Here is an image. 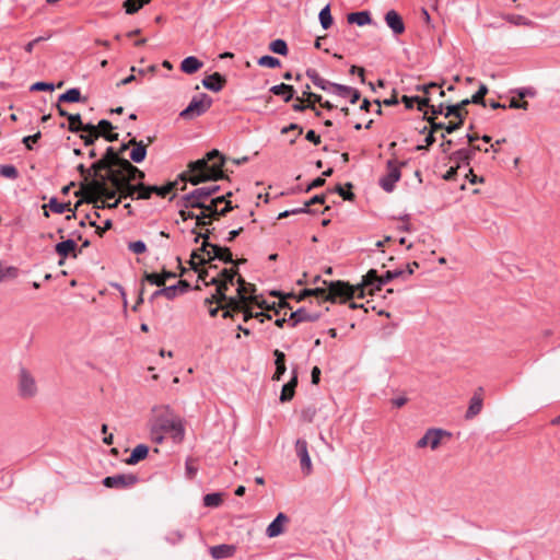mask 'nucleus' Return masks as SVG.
<instances>
[{"instance_id":"nucleus-1","label":"nucleus","mask_w":560,"mask_h":560,"mask_svg":"<svg viewBox=\"0 0 560 560\" xmlns=\"http://www.w3.org/2000/svg\"><path fill=\"white\" fill-rule=\"evenodd\" d=\"M378 278L380 276L376 270L371 269L365 276H363L362 282L358 287H351L343 281H324L326 288L305 289L302 292L300 300L314 295L318 300L336 303L338 300L340 302H346L354 296L363 298L365 289H370L371 293L373 290H376Z\"/></svg>"},{"instance_id":"nucleus-2","label":"nucleus","mask_w":560,"mask_h":560,"mask_svg":"<svg viewBox=\"0 0 560 560\" xmlns=\"http://www.w3.org/2000/svg\"><path fill=\"white\" fill-rule=\"evenodd\" d=\"M236 271L233 269H223L217 277H212L206 285H215L217 292L211 299H207L206 303H212L213 300L217 302L228 301V305L234 311H244L243 304L247 302V293L254 291V287L246 283L241 277L237 278V298H228L226 291L230 284L234 283Z\"/></svg>"},{"instance_id":"nucleus-3","label":"nucleus","mask_w":560,"mask_h":560,"mask_svg":"<svg viewBox=\"0 0 560 560\" xmlns=\"http://www.w3.org/2000/svg\"><path fill=\"white\" fill-rule=\"evenodd\" d=\"M223 155L218 150H212L203 159L190 162L188 171L182 175V179L188 180L192 185L220 179L223 177Z\"/></svg>"},{"instance_id":"nucleus-4","label":"nucleus","mask_w":560,"mask_h":560,"mask_svg":"<svg viewBox=\"0 0 560 560\" xmlns=\"http://www.w3.org/2000/svg\"><path fill=\"white\" fill-rule=\"evenodd\" d=\"M107 178L113 187L119 191L121 198L136 199V196L140 194V186L144 185L141 183L144 173L128 160H122L120 168L112 171Z\"/></svg>"},{"instance_id":"nucleus-5","label":"nucleus","mask_w":560,"mask_h":560,"mask_svg":"<svg viewBox=\"0 0 560 560\" xmlns=\"http://www.w3.org/2000/svg\"><path fill=\"white\" fill-rule=\"evenodd\" d=\"M219 189L220 186L215 184L196 188L182 197L180 206L186 209L206 207L207 201L214 198L213 196L219 191Z\"/></svg>"},{"instance_id":"nucleus-6","label":"nucleus","mask_w":560,"mask_h":560,"mask_svg":"<svg viewBox=\"0 0 560 560\" xmlns=\"http://www.w3.org/2000/svg\"><path fill=\"white\" fill-rule=\"evenodd\" d=\"M153 423L158 429L163 431L164 434H170L174 442L179 443L184 440L185 428L179 417L166 412L156 417Z\"/></svg>"},{"instance_id":"nucleus-7","label":"nucleus","mask_w":560,"mask_h":560,"mask_svg":"<svg viewBox=\"0 0 560 560\" xmlns=\"http://www.w3.org/2000/svg\"><path fill=\"white\" fill-rule=\"evenodd\" d=\"M16 390L22 399H32L38 394V384L31 371L25 368L19 370L16 376Z\"/></svg>"},{"instance_id":"nucleus-8","label":"nucleus","mask_w":560,"mask_h":560,"mask_svg":"<svg viewBox=\"0 0 560 560\" xmlns=\"http://www.w3.org/2000/svg\"><path fill=\"white\" fill-rule=\"evenodd\" d=\"M212 105V100L206 94L201 93L194 96L188 106L179 113L184 119H192L205 114Z\"/></svg>"},{"instance_id":"nucleus-9","label":"nucleus","mask_w":560,"mask_h":560,"mask_svg":"<svg viewBox=\"0 0 560 560\" xmlns=\"http://www.w3.org/2000/svg\"><path fill=\"white\" fill-rule=\"evenodd\" d=\"M404 162L396 160H388L386 164V174L380 178V186L386 191L392 192L395 189L396 183L401 177L400 168Z\"/></svg>"},{"instance_id":"nucleus-10","label":"nucleus","mask_w":560,"mask_h":560,"mask_svg":"<svg viewBox=\"0 0 560 560\" xmlns=\"http://www.w3.org/2000/svg\"><path fill=\"white\" fill-rule=\"evenodd\" d=\"M199 250L206 254L208 260L219 259L223 262H233L232 253L226 247L213 245L205 241Z\"/></svg>"},{"instance_id":"nucleus-11","label":"nucleus","mask_w":560,"mask_h":560,"mask_svg":"<svg viewBox=\"0 0 560 560\" xmlns=\"http://www.w3.org/2000/svg\"><path fill=\"white\" fill-rule=\"evenodd\" d=\"M138 482V477L133 474H118L108 476L103 479V485L106 488L126 489L135 486Z\"/></svg>"},{"instance_id":"nucleus-12","label":"nucleus","mask_w":560,"mask_h":560,"mask_svg":"<svg viewBox=\"0 0 560 560\" xmlns=\"http://www.w3.org/2000/svg\"><path fill=\"white\" fill-rule=\"evenodd\" d=\"M176 186V183H167L163 186H154V185H141L140 194L136 196V199H150L152 194H156L158 196L164 198L166 197Z\"/></svg>"},{"instance_id":"nucleus-13","label":"nucleus","mask_w":560,"mask_h":560,"mask_svg":"<svg viewBox=\"0 0 560 560\" xmlns=\"http://www.w3.org/2000/svg\"><path fill=\"white\" fill-rule=\"evenodd\" d=\"M295 450H296V455L300 458L302 471L305 475H310L313 470V466H312V460H311L308 450H307V442L305 440L299 439L295 442Z\"/></svg>"},{"instance_id":"nucleus-14","label":"nucleus","mask_w":560,"mask_h":560,"mask_svg":"<svg viewBox=\"0 0 560 560\" xmlns=\"http://www.w3.org/2000/svg\"><path fill=\"white\" fill-rule=\"evenodd\" d=\"M445 432L441 429H429L417 442V447L422 448L430 446L432 450H435L440 445L442 435Z\"/></svg>"},{"instance_id":"nucleus-15","label":"nucleus","mask_w":560,"mask_h":560,"mask_svg":"<svg viewBox=\"0 0 560 560\" xmlns=\"http://www.w3.org/2000/svg\"><path fill=\"white\" fill-rule=\"evenodd\" d=\"M385 22L395 35H400L405 32L404 21L395 10H389L385 14Z\"/></svg>"},{"instance_id":"nucleus-16","label":"nucleus","mask_w":560,"mask_h":560,"mask_svg":"<svg viewBox=\"0 0 560 560\" xmlns=\"http://www.w3.org/2000/svg\"><path fill=\"white\" fill-rule=\"evenodd\" d=\"M226 82L225 77L219 72H214L202 80V85L212 92H220Z\"/></svg>"},{"instance_id":"nucleus-17","label":"nucleus","mask_w":560,"mask_h":560,"mask_svg":"<svg viewBox=\"0 0 560 560\" xmlns=\"http://www.w3.org/2000/svg\"><path fill=\"white\" fill-rule=\"evenodd\" d=\"M93 180L101 179L102 177H106L109 175L112 171H116L110 164H108L107 159H101L92 164L91 166Z\"/></svg>"},{"instance_id":"nucleus-18","label":"nucleus","mask_w":560,"mask_h":560,"mask_svg":"<svg viewBox=\"0 0 560 560\" xmlns=\"http://www.w3.org/2000/svg\"><path fill=\"white\" fill-rule=\"evenodd\" d=\"M320 317L319 313H311L305 308H299L290 315L291 325L294 327L302 322H315Z\"/></svg>"},{"instance_id":"nucleus-19","label":"nucleus","mask_w":560,"mask_h":560,"mask_svg":"<svg viewBox=\"0 0 560 560\" xmlns=\"http://www.w3.org/2000/svg\"><path fill=\"white\" fill-rule=\"evenodd\" d=\"M206 257L207 256L205 253H203V255H201L198 252H194L191 254V257L189 260L191 269H194L195 271L198 272L199 279L202 280L205 283L208 282L207 281L208 270H199V266L206 264V261L208 260V258H206Z\"/></svg>"},{"instance_id":"nucleus-20","label":"nucleus","mask_w":560,"mask_h":560,"mask_svg":"<svg viewBox=\"0 0 560 560\" xmlns=\"http://www.w3.org/2000/svg\"><path fill=\"white\" fill-rule=\"evenodd\" d=\"M472 158L474 150L463 148L452 153L451 161L456 163L457 168H460L462 166L468 167Z\"/></svg>"},{"instance_id":"nucleus-21","label":"nucleus","mask_w":560,"mask_h":560,"mask_svg":"<svg viewBox=\"0 0 560 560\" xmlns=\"http://www.w3.org/2000/svg\"><path fill=\"white\" fill-rule=\"evenodd\" d=\"M68 130L71 132L93 131V124H83L80 114H72L68 119Z\"/></svg>"},{"instance_id":"nucleus-22","label":"nucleus","mask_w":560,"mask_h":560,"mask_svg":"<svg viewBox=\"0 0 560 560\" xmlns=\"http://www.w3.org/2000/svg\"><path fill=\"white\" fill-rule=\"evenodd\" d=\"M296 385H298V372L294 369L292 372L291 380L287 384H284L282 387L281 395H280L281 402H287L293 398Z\"/></svg>"},{"instance_id":"nucleus-23","label":"nucleus","mask_w":560,"mask_h":560,"mask_svg":"<svg viewBox=\"0 0 560 560\" xmlns=\"http://www.w3.org/2000/svg\"><path fill=\"white\" fill-rule=\"evenodd\" d=\"M129 144L133 145V149L130 152V159L135 163H141L147 156V147L142 141H137L136 139H131Z\"/></svg>"},{"instance_id":"nucleus-24","label":"nucleus","mask_w":560,"mask_h":560,"mask_svg":"<svg viewBox=\"0 0 560 560\" xmlns=\"http://www.w3.org/2000/svg\"><path fill=\"white\" fill-rule=\"evenodd\" d=\"M270 92L275 95L282 96L283 101L288 103L293 98L295 90L292 85L281 83L271 86Z\"/></svg>"},{"instance_id":"nucleus-25","label":"nucleus","mask_w":560,"mask_h":560,"mask_svg":"<svg viewBox=\"0 0 560 560\" xmlns=\"http://www.w3.org/2000/svg\"><path fill=\"white\" fill-rule=\"evenodd\" d=\"M203 63L195 56L186 57L180 63V70L184 73L192 74L201 69Z\"/></svg>"},{"instance_id":"nucleus-26","label":"nucleus","mask_w":560,"mask_h":560,"mask_svg":"<svg viewBox=\"0 0 560 560\" xmlns=\"http://www.w3.org/2000/svg\"><path fill=\"white\" fill-rule=\"evenodd\" d=\"M234 552L235 547L233 545H219L210 548V553L214 559L230 558Z\"/></svg>"},{"instance_id":"nucleus-27","label":"nucleus","mask_w":560,"mask_h":560,"mask_svg":"<svg viewBox=\"0 0 560 560\" xmlns=\"http://www.w3.org/2000/svg\"><path fill=\"white\" fill-rule=\"evenodd\" d=\"M148 453H149V447L144 444H139L132 450V452H131L130 456L128 457V459L126 460V463L128 465H136L140 460L144 459L148 456Z\"/></svg>"},{"instance_id":"nucleus-28","label":"nucleus","mask_w":560,"mask_h":560,"mask_svg":"<svg viewBox=\"0 0 560 560\" xmlns=\"http://www.w3.org/2000/svg\"><path fill=\"white\" fill-rule=\"evenodd\" d=\"M482 409V398L480 395L475 394L470 401L468 409L466 411L465 418L467 420L475 418L477 415L481 412Z\"/></svg>"},{"instance_id":"nucleus-29","label":"nucleus","mask_w":560,"mask_h":560,"mask_svg":"<svg viewBox=\"0 0 560 560\" xmlns=\"http://www.w3.org/2000/svg\"><path fill=\"white\" fill-rule=\"evenodd\" d=\"M75 248H77V243L73 240H67V241L58 243L55 247V250L61 257H67L71 253H73V256L75 257L77 256V254L74 253Z\"/></svg>"},{"instance_id":"nucleus-30","label":"nucleus","mask_w":560,"mask_h":560,"mask_svg":"<svg viewBox=\"0 0 560 560\" xmlns=\"http://www.w3.org/2000/svg\"><path fill=\"white\" fill-rule=\"evenodd\" d=\"M371 14L368 11L353 12L348 15V22L364 26L371 23Z\"/></svg>"},{"instance_id":"nucleus-31","label":"nucleus","mask_w":560,"mask_h":560,"mask_svg":"<svg viewBox=\"0 0 560 560\" xmlns=\"http://www.w3.org/2000/svg\"><path fill=\"white\" fill-rule=\"evenodd\" d=\"M402 103L405 104L406 108L411 109L415 104H418V109L421 112L424 107L429 106V98H421L419 96H407L404 95L401 97Z\"/></svg>"},{"instance_id":"nucleus-32","label":"nucleus","mask_w":560,"mask_h":560,"mask_svg":"<svg viewBox=\"0 0 560 560\" xmlns=\"http://www.w3.org/2000/svg\"><path fill=\"white\" fill-rule=\"evenodd\" d=\"M107 182L109 183V179L106 176V177H102L101 179H94L92 185L97 190H100L106 199H113L116 196V192H119V191L116 188H115V190H109L106 187Z\"/></svg>"},{"instance_id":"nucleus-33","label":"nucleus","mask_w":560,"mask_h":560,"mask_svg":"<svg viewBox=\"0 0 560 560\" xmlns=\"http://www.w3.org/2000/svg\"><path fill=\"white\" fill-rule=\"evenodd\" d=\"M178 289H179V287H177L176 284L163 287V288L154 291L151 299H155L158 296L163 295L168 300H173L176 296L180 295V292Z\"/></svg>"},{"instance_id":"nucleus-34","label":"nucleus","mask_w":560,"mask_h":560,"mask_svg":"<svg viewBox=\"0 0 560 560\" xmlns=\"http://www.w3.org/2000/svg\"><path fill=\"white\" fill-rule=\"evenodd\" d=\"M224 493L222 492H212L208 493L203 497L202 502L206 508H218L223 502Z\"/></svg>"},{"instance_id":"nucleus-35","label":"nucleus","mask_w":560,"mask_h":560,"mask_svg":"<svg viewBox=\"0 0 560 560\" xmlns=\"http://www.w3.org/2000/svg\"><path fill=\"white\" fill-rule=\"evenodd\" d=\"M81 101H82L81 91L78 88L69 89L65 93L60 94L58 97L59 103H62V102L75 103V102H81Z\"/></svg>"},{"instance_id":"nucleus-36","label":"nucleus","mask_w":560,"mask_h":560,"mask_svg":"<svg viewBox=\"0 0 560 560\" xmlns=\"http://www.w3.org/2000/svg\"><path fill=\"white\" fill-rule=\"evenodd\" d=\"M225 201V196H219L215 198H212L209 203H206V207H202V210H206L209 218H217L218 214V205Z\"/></svg>"},{"instance_id":"nucleus-37","label":"nucleus","mask_w":560,"mask_h":560,"mask_svg":"<svg viewBox=\"0 0 560 560\" xmlns=\"http://www.w3.org/2000/svg\"><path fill=\"white\" fill-rule=\"evenodd\" d=\"M318 19H319L320 25L324 30H328L332 25V16H331L329 4L325 5L320 10V12L318 14Z\"/></svg>"},{"instance_id":"nucleus-38","label":"nucleus","mask_w":560,"mask_h":560,"mask_svg":"<svg viewBox=\"0 0 560 560\" xmlns=\"http://www.w3.org/2000/svg\"><path fill=\"white\" fill-rule=\"evenodd\" d=\"M150 1L151 0H126L124 2V8L126 9V13L133 14Z\"/></svg>"},{"instance_id":"nucleus-39","label":"nucleus","mask_w":560,"mask_h":560,"mask_svg":"<svg viewBox=\"0 0 560 560\" xmlns=\"http://www.w3.org/2000/svg\"><path fill=\"white\" fill-rule=\"evenodd\" d=\"M48 207L52 212L61 214L70 210V202H60L57 198H51Z\"/></svg>"},{"instance_id":"nucleus-40","label":"nucleus","mask_w":560,"mask_h":560,"mask_svg":"<svg viewBox=\"0 0 560 560\" xmlns=\"http://www.w3.org/2000/svg\"><path fill=\"white\" fill-rule=\"evenodd\" d=\"M103 159L108 160V164H110L114 168H120L121 162L124 159H120L117 153L115 152L113 147H108L106 149V153L103 156Z\"/></svg>"},{"instance_id":"nucleus-41","label":"nucleus","mask_w":560,"mask_h":560,"mask_svg":"<svg viewBox=\"0 0 560 560\" xmlns=\"http://www.w3.org/2000/svg\"><path fill=\"white\" fill-rule=\"evenodd\" d=\"M270 50L278 54L285 56L288 54V45L283 39H275L270 43L269 46Z\"/></svg>"},{"instance_id":"nucleus-42","label":"nucleus","mask_w":560,"mask_h":560,"mask_svg":"<svg viewBox=\"0 0 560 560\" xmlns=\"http://www.w3.org/2000/svg\"><path fill=\"white\" fill-rule=\"evenodd\" d=\"M487 93H488L487 85L480 84L478 91L471 96L470 101L472 102V104H478V105L485 106L486 105L485 96Z\"/></svg>"},{"instance_id":"nucleus-43","label":"nucleus","mask_w":560,"mask_h":560,"mask_svg":"<svg viewBox=\"0 0 560 560\" xmlns=\"http://www.w3.org/2000/svg\"><path fill=\"white\" fill-rule=\"evenodd\" d=\"M0 175L5 178L15 179L19 176V172L15 166L5 164L0 165Z\"/></svg>"},{"instance_id":"nucleus-44","label":"nucleus","mask_w":560,"mask_h":560,"mask_svg":"<svg viewBox=\"0 0 560 560\" xmlns=\"http://www.w3.org/2000/svg\"><path fill=\"white\" fill-rule=\"evenodd\" d=\"M258 65L267 68H276L280 66V60L273 56H262L258 59Z\"/></svg>"},{"instance_id":"nucleus-45","label":"nucleus","mask_w":560,"mask_h":560,"mask_svg":"<svg viewBox=\"0 0 560 560\" xmlns=\"http://www.w3.org/2000/svg\"><path fill=\"white\" fill-rule=\"evenodd\" d=\"M512 93L516 94L521 100L525 97H534L537 94L536 90L532 86L518 88L513 90Z\"/></svg>"},{"instance_id":"nucleus-46","label":"nucleus","mask_w":560,"mask_h":560,"mask_svg":"<svg viewBox=\"0 0 560 560\" xmlns=\"http://www.w3.org/2000/svg\"><path fill=\"white\" fill-rule=\"evenodd\" d=\"M144 280L148 281L149 283L158 285V287H163L165 284V282L163 280V277H162V273H156V272L149 273V272H145L144 273Z\"/></svg>"},{"instance_id":"nucleus-47","label":"nucleus","mask_w":560,"mask_h":560,"mask_svg":"<svg viewBox=\"0 0 560 560\" xmlns=\"http://www.w3.org/2000/svg\"><path fill=\"white\" fill-rule=\"evenodd\" d=\"M306 75L311 79L313 84L319 89L326 82V79L322 78L315 69H307Z\"/></svg>"},{"instance_id":"nucleus-48","label":"nucleus","mask_w":560,"mask_h":560,"mask_svg":"<svg viewBox=\"0 0 560 560\" xmlns=\"http://www.w3.org/2000/svg\"><path fill=\"white\" fill-rule=\"evenodd\" d=\"M86 135H81V139L84 141L85 145H92L94 141L101 136V132L97 130V127L94 125L93 131H85Z\"/></svg>"},{"instance_id":"nucleus-49","label":"nucleus","mask_w":560,"mask_h":560,"mask_svg":"<svg viewBox=\"0 0 560 560\" xmlns=\"http://www.w3.org/2000/svg\"><path fill=\"white\" fill-rule=\"evenodd\" d=\"M444 108H445V112H444V116L445 117L454 116L457 119H459V117H464L465 118V115L467 114V112L462 113L458 109V106L456 104H454V105H452V104L451 105H446V106H444Z\"/></svg>"},{"instance_id":"nucleus-50","label":"nucleus","mask_w":560,"mask_h":560,"mask_svg":"<svg viewBox=\"0 0 560 560\" xmlns=\"http://www.w3.org/2000/svg\"><path fill=\"white\" fill-rule=\"evenodd\" d=\"M128 248L135 254H143L147 250V245L143 241L131 242Z\"/></svg>"},{"instance_id":"nucleus-51","label":"nucleus","mask_w":560,"mask_h":560,"mask_svg":"<svg viewBox=\"0 0 560 560\" xmlns=\"http://www.w3.org/2000/svg\"><path fill=\"white\" fill-rule=\"evenodd\" d=\"M295 103L292 105V109L294 112H304L305 109H315L314 104H304V101L302 97H296Z\"/></svg>"},{"instance_id":"nucleus-52","label":"nucleus","mask_w":560,"mask_h":560,"mask_svg":"<svg viewBox=\"0 0 560 560\" xmlns=\"http://www.w3.org/2000/svg\"><path fill=\"white\" fill-rule=\"evenodd\" d=\"M151 439L153 442H155L158 444L162 443L164 440L163 431L158 429V427L154 423H152V425H151Z\"/></svg>"},{"instance_id":"nucleus-53","label":"nucleus","mask_w":560,"mask_h":560,"mask_svg":"<svg viewBox=\"0 0 560 560\" xmlns=\"http://www.w3.org/2000/svg\"><path fill=\"white\" fill-rule=\"evenodd\" d=\"M508 21L515 25H530L532 22L523 15H509Z\"/></svg>"},{"instance_id":"nucleus-54","label":"nucleus","mask_w":560,"mask_h":560,"mask_svg":"<svg viewBox=\"0 0 560 560\" xmlns=\"http://www.w3.org/2000/svg\"><path fill=\"white\" fill-rule=\"evenodd\" d=\"M40 137H42V133L38 131L35 135L24 137L22 142L25 144V147L28 150H32L33 149L32 144L36 143L40 139Z\"/></svg>"},{"instance_id":"nucleus-55","label":"nucleus","mask_w":560,"mask_h":560,"mask_svg":"<svg viewBox=\"0 0 560 560\" xmlns=\"http://www.w3.org/2000/svg\"><path fill=\"white\" fill-rule=\"evenodd\" d=\"M350 92H352V88L348 85L337 84L336 91L334 95H337L339 97H348Z\"/></svg>"},{"instance_id":"nucleus-56","label":"nucleus","mask_w":560,"mask_h":560,"mask_svg":"<svg viewBox=\"0 0 560 560\" xmlns=\"http://www.w3.org/2000/svg\"><path fill=\"white\" fill-rule=\"evenodd\" d=\"M55 85L47 82H36L31 86V91H54Z\"/></svg>"},{"instance_id":"nucleus-57","label":"nucleus","mask_w":560,"mask_h":560,"mask_svg":"<svg viewBox=\"0 0 560 560\" xmlns=\"http://www.w3.org/2000/svg\"><path fill=\"white\" fill-rule=\"evenodd\" d=\"M393 272L392 270L386 271L383 276H380L378 278V284L376 285V290H381V288L388 283L390 280H393Z\"/></svg>"},{"instance_id":"nucleus-58","label":"nucleus","mask_w":560,"mask_h":560,"mask_svg":"<svg viewBox=\"0 0 560 560\" xmlns=\"http://www.w3.org/2000/svg\"><path fill=\"white\" fill-rule=\"evenodd\" d=\"M464 120H465L464 117H459V119H457V121L450 122L448 125H446L445 131L447 133L454 132L455 130L459 129L464 125Z\"/></svg>"},{"instance_id":"nucleus-59","label":"nucleus","mask_w":560,"mask_h":560,"mask_svg":"<svg viewBox=\"0 0 560 560\" xmlns=\"http://www.w3.org/2000/svg\"><path fill=\"white\" fill-rule=\"evenodd\" d=\"M433 89H441V85L435 82H431L429 84L416 86V91H422L424 94H430L431 90Z\"/></svg>"},{"instance_id":"nucleus-60","label":"nucleus","mask_w":560,"mask_h":560,"mask_svg":"<svg viewBox=\"0 0 560 560\" xmlns=\"http://www.w3.org/2000/svg\"><path fill=\"white\" fill-rule=\"evenodd\" d=\"M96 127H97V130L101 132V136H103L104 133H106L107 130L113 128L112 124L106 119L100 120V122Z\"/></svg>"},{"instance_id":"nucleus-61","label":"nucleus","mask_w":560,"mask_h":560,"mask_svg":"<svg viewBox=\"0 0 560 560\" xmlns=\"http://www.w3.org/2000/svg\"><path fill=\"white\" fill-rule=\"evenodd\" d=\"M510 108H521V109H528V103L526 101L520 102L518 100H515L514 97L511 100Z\"/></svg>"},{"instance_id":"nucleus-62","label":"nucleus","mask_w":560,"mask_h":560,"mask_svg":"<svg viewBox=\"0 0 560 560\" xmlns=\"http://www.w3.org/2000/svg\"><path fill=\"white\" fill-rule=\"evenodd\" d=\"M289 522V517L284 513H279L273 521L269 523V525H283Z\"/></svg>"},{"instance_id":"nucleus-63","label":"nucleus","mask_w":560,"mask_h":560,"mask_svg":"<svg viewBox=\"0 0 560 560\" xmlns=\"http://www.w3.org/2000/svg\"><path fill=\"white\" fill-rule=\"evenodd\" d=\"M285 370H287L285 364H278V365H276V372H275V374L272 376V380L273 381H280L282 375L285 373Z\"/></svg>"},{"instance_id":"nucleus-64","label":"nucleus","mask_w":560,"mask_h":560,"mask_svg":"<svg viewBox=\"0 0 560 560\" xmlns=\"http://www.w3.org/2000/svg\"><path fill=\"white\" fill-rule=\"evenodd\" d=\"M305 138L307 141L313 142L314 144L320 143V137L314 130H308Z\"/></svg>"}]
</instances>
